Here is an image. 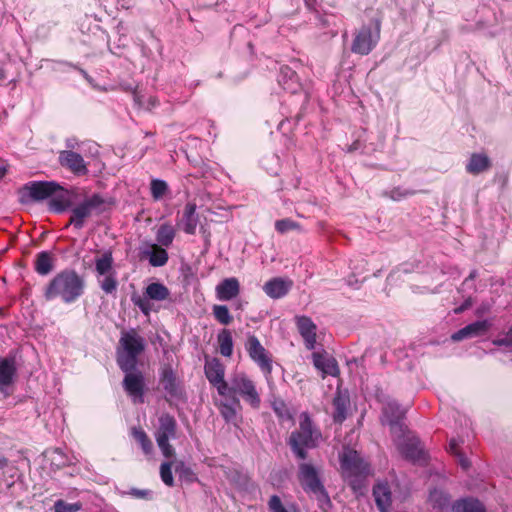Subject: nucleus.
Returning a JSON list of instances; mask_svg holds the SVG:
<instances>
[{
	"mask_svg": "<svg viewBox=\"0 0 512 512\" xmlns=\"http://www.w3.org/2000/svg\"><path fill=\"white\" fill-rule=\"evenodd\" d=\"M380 39V23L375 22L374 26H363L352 43V52L360 55H368Z\"/></svg>",
	"mask_w": 512,
	"mask_h": 512,
	"instance_id": "nucleus-11",
	"label": "nucleus"
},
{
	"mask_svg": "<svg viewBox=\"0 0 512 512\" xmlns=\"http://www.w3.org/2000/svg\"><path fill=\"white\" fill-rule=\"evenodd\" d=\"M397 439V447L401 455L412 462H419L425 459V453L420 445L418 439L414 437H404L402 435L395 434Z\"/></svg>",
	"mask_w": 512,
	"mask_h": 512,
	"instance_id": "nucleus-16",
	"label": "nucleus"
},
{
	"mask_svg": "<svg viewBox=\"0 0 512 512\" xmlns=\"http://www.w3.org/2000/svg\"><path fill=\"white\" fill-rule=\"evenodd\" d=\"M83 292V280L75 271H63L57 274L45 290V298L52 300L61 298L70 303L81 296Z\"/></svg>",
	"mask_w": 512,
	"mask_h": 512,
	"instance_id": "nucleus-1",
	"label": "nucleus"
},
{
	"mask_svg": "<svg viewBox=\"0 0 512 512\" xmlns=\"http://www.w3.org/2000/svg\"><path fill=\"white\" fill-rule=\"evenodd\" d=\"M204 372L209 383L217 389L220 396L229 394V384L225 381V367L217 358L206 359Z\"/></svg>",
	"mask_w": 512,
	"mask_h": 512,
	"instance_id": "nucleus-14",
	"label": "nucleus"
},
{
	"mask_svg": "<svg viewBox=\"0 0 512 512\" xmlns=\"http://www.w3.org/2000/svg\"><path fill=\"white\" fill-rule=\"evenodd\" d=\"M113 256L111 251H105L95 258V271L99 287L106 294H114L118 288L117 273L113 269Z\"/></svg>",
	"mask_w": 512,
	"mask_h": 512,
	"instance_id": "nucleus-5",
	"label": "nucleus"
},
{
	"mask_svg": "<svg viewBox=\"0 0 512 512\" xmlns=\"http://www.w3.org/2000/svg\"><path fill=\"white\" fill-rule=\"evenodd\" d=\"M6 174V168L0 167V179L3 178Z\"/></svg>",
	"mask_w": 512,
	"mask_h": 512,
	"instance_id": "nucleus-58",
	"label": "nucleus"
},
{
	"mask_svg": "<svg viewBox=\"0 0 512 512\" xmlns=\"http://www.w3.org/2000/svg\"><path fill=\"white\" fill-rule=\"evenodd\" d=\"M105 199L99 194H93L85 198L80 204L71 210L70 224L76 229L84 226L85 220L93 215V213H101Z\"/></svg>",
	"mask_w": 512,
	"mask_h": 512,
	"instance_id": "nucleus-9",
	"label": "nucleus"
},
{
	"mask_svg": "<svg viewBox=\"0 0 512 512\" xmlns=\"http://www.w3.org/2000/svg\"><path fill=\"white\" fill-rule=\"evenodd\" d=\"M320 438L321 433L313 426L308 414L302 413L299 429L291 433L289 444L299 459H305L307 456L305 449L316 447Z\"/></svg>",
	"mask_w": 512,
	"mask_h": 512,
	"instance_id": "nucleus-2",
	"label": "nucleus"
},
{
	"mask_svg": "<svg viewBox=\"0 0 512 512\" xmlns=\"http://www.w3.org/2000/svg\"><path fill=\"white\" fill-rule=\"evenodd\" d=\"M295 321L297 329L304 340L305 347L308 350H313L316 346V324L307 316H297Z\"/></svg>",
	"mask_w": 512,
	"mask_h": 512,
	"instance_id": "nucleus-21",
	"label": "nucleus"
},
{
	"mask_svg": "<svg viewBox=\"0 0 512 512\" xmlns=\"http://www.w3.org/2000/svg\"><path fill=\"white\" fill-rule=\"evenodd\" d=\"M125 377L123 387L134 402H143L144 395V376L140 371H123Z\"/></svg>",
	"mask_w": 512,
	"mask_h": 512,
	"instance_id": "nucleus-17",
	"label": "nucleus"
},
{
	"mask_svg": "<svg viewBox=\"0 0 512 512\" xmlns=\"http://www.w3.org/2000/svg\"><path fill=\"white\" fill-rule=\"evenodd\" d=\"M170 295L169 289L162 283L153 282L150 283L144 292V296H132V302L135 306H137L141 312L145 315H149L152 310V305L150 303L153 301H164Z\"/></svg>",
	"mask_w": 512,
	"mask_h": 512,
	"instance_id": "nucleus-12",
	"label": "nucleus"
},
{
	"mask_svg": "<svg viewBox=\"0 0 512 512\" xmlns=\"http://www.w3.org/2000/svg\"><path fill=\"white\" fill-rule=\"evenodd\" d=\"M59 162L63 167L69 169L76 175H85L88 172L83 157L74 151H61L59 153Z\"/></svg>",
	"mask_w": 512,
	"mask_h": 512,
	"instance_id": "nucleus-20",
	"label": "nucleus"
},
{
	"mask_svg": "<svg viewBox=\"0 0 512 512\" xmlns=\"http://www.w3.org/2000/svg\"><path fill=\"white\" fill-rule=\"evenodd\" d=\"M449 497L448 495L438 489H434L430 492L429 502L435 509H438L440 512L447 510L449 507Z\"/></svg>",
	"mask_w": 512,
	"mask_h": 512,
	"instance_id": "nucleus-38",
	"label": "nucleus"
},
{
	"mask_svg": "<svg viewBox=\"0 0 512 512\" xmlns=\"http://www.w3.org/2000/svg\"><path fill=\"white\" fill-rule=\"evenodd\" d=\"M67 147L68 148H74V144H73V142L71 140L67 141Z\"/></svg>",
	"mask_w": 512,
	"mask_h": 512,
	"instance_id": "nucleus-59",
	"label": "nucleus"
},
{
	"mask_svg": "<svg viewBox=\"0 0 512 512\" xmlns=\"http://www.w3.org/2000/svg\"><path fill=\"white\" fill-rule=\"evenodd\" d=\"M132 436L138 442L144 454L150 455L152 453L153 443L149 439L144 430H142L141 428L133 427Z\"/></svg>",
	"mask_w": 512,
	"mask_h": 512,
	"instance_id": "nucleus-39",
	"label": "nucleus"
},
{
	"mask_svg": "<svg viewBox=\"0 0 512 512\" xmlns=\"http://www.w3.org/2000/svg\"><path fill=\"white\" fill-rule=\"evenodd\" d=\"M220 402L219 409L222 417L228 423H236L238 420V413L241 410L240 400L235 396H226Z\"/></svg>",
	"mask_w": 512,
	"mask_h": 512,
	"instance_id": "nucleus-27",
	"label": "nucleus"
},
{
	"mask_svg": "<svg viewBox=\"0 0 512 512\" xmlns=\"http://www.w3.org/2000/svg\"><path fill=\"white\" fill-rule=\"evenodd\" d=\"M293 286V282L282 277H275L267 281L263 286V291L272 299H279L288 294Z\"/></svg>",
	"mask_w": 512,
	"mask_h": 512,
	"instance_id": "nucleus-23",
	"label": "nucleus"
},
{
	"mask_svg": "<svg viewBox=\"0 0 512 512\" xmlns=\"http://www.w3.org/2000/svg\"><path fill=\"white\" fill-rule=\"evenodd\" d=\"M160 384L170 400L180 399L183 395L181 383L170 366H164L161 371Z\"/></svg>",
	"mask_w": 512,
	"mask_h": 512,
	"instance_id": "nucleus-19",
	"label": "nucleus"
},
{
	"mask_svg": "<svg viewBox=\"0 0 512 512\" xmlns=\"http://www.w3.org/2000/svg\"><path fill=\"white\" fill-rule=\"evenodd\" d=\"M270 512H289L282 504L281 499L277 495H272L268 501Z\"/></svg>",
	"mask_w": 512,
	"mask_h": 512,
	"instance_id": "nucleus-46",
	"label": "nucleus"
},
{
	"mask_svg": "<svg viewBox=\"0 0 512 512\" xmlns=\"http://www.w3.org/2000/svg\"><path fill=\"white\" fill-rule=\"evenodd\" d=\"M299 480L303 489L313 494L321 506L330 503L329 496L319 479L318 472L312 465L306 463L300 465Z\"/></svg>",
	"mask_w": 512,
	"mask_h": 512,
	"instance_id": "nucleus-7",
	"label": "nucleus"
},
{
	"mask_svg": "<svg viewBox=\"0 0 512 512\" xmlns=\"http://www.w3.org/2000/svg\"><path fill=\"white\" fill-rule=\"evenodd\" d=\"M196 204L189 202L185 205L182 217L178 222V226L189 235H193L196 232V228L199 222V217L196 213Z\"/></svg>",
	"mask_w": 512,
	"mask_h": 512,
	"instance_id": "nucleus-25",
	"label": "nucleus"
},
{
	"mask_svg": "<svg viewBox=\"0 0 512 512\" xmlns=\"http://www.w3.org/2000/svg\"><path fill=\"white\" fill-rule=\"evenodd\" d=\"M490 167V159L482 153L472 154L466 166L468 173L477 175L486 171Z\"/></svg>",
	"mask_w": 512,
	"mask_h": 512,
	"instance_id": "nucleus-33",
	"label": "nucleus"
},
{
	"mask_svg": "<svg viewBox=\"0 0 512 512\" xmlns=\"http://www.w3.org/2000/svg\"><path fill=\"white\" fill-rule=\"evenodd\" d=\"M245 349L250 358L260 367L263 373L269 375L272 372V360L256 336H248Z\"/></svg>",
	"mask_w": 512,
	"mask_h": 512,
	"instance_id": "nucleus-15",
	"label": "nucleus"
},
{
	"mask_svg": "<svg viewBox=\"0 0 512 512\" xmlns=\"http://www.w3.org/2000/svg\"><path fill=\"white\" fill-rule=\"evenodd\" d=\"M176 230L172 224L166 222L159 226L156 232V241L160 246L169 247L175 238Z\"/></svg>",
	"mask_w": 512,
	"mask_h": 512,
	"instance_id": "nucleus-34",
	"label": "nucleus"
},
{
	"mask_svg": "<svg viewBox=\"0 0 512 512\" xmlns=\"http://www.w3.org/2000/svg\"><path fill=\"white\" fill-rule=\"evenodd\" d=\"M117 350V364L122 371L136 369L137 358L144 350V339L134 330L123 332Z\"/></svg>",
	"mask_w": 512,
	"mask_h": 512,
	"instance_id": "nucleus-4",
	"label": "nucleus"
},
{
	"mask_svg": "<svg viewBox=\"0 0 512 512\" xmlns=\"http://www.w3.org/2000/svg\"><path fill=\"white\" fill-rule=\"evenodd\" d=\"M373 496L380 512H390L392 495L386 482H378L374 486Z\"/></svg>",
	"mask_w": 512,
	"mask_h": 512,
	"instance_id": "nucleus-28",
	"label": "nucleus"
},
{
	"mask_svg": "<svg viewBox=\"0 0 512 512\" xmlns=\"http://www.w3.org/2000/svg\"><path fill=\"white\" fill-rule=\"evenodd\" d=\"M456 456H457V458H458V462H459V464L461 465V467H462L463 469H465V470H466V469H468V468H469V466H470V462H469V461L464 457V455H463V454H461V453H459V454H457Z\"/></svg>",
	"mask_w": 512,
	"mask_h": 512,
	"instance_id": "nucleus-53",
	"label": "nucleus"
},
{
	"mask_svg": "<svg viewBox=\"0 0 512 512\" xmlns=\"http://www.w3.org/2000/svg\"><path fill=\"white\" fill-rule=\"evenodd\" d=\"M7 459L3 456H0V469H3L7 466Z\"/></svg>",
	"mask_w": 512,
	"mask_h": 512,
	"instance_id": "nucleus-55",
	"label": "nucleus"
},
{
	"mask_svg": "<svg viewBox=\"0 0 512 512\" xmlns=\"http://www.w3.org/2000/svg\"><path fill=\"white\" fill-rule=\"evenodd\" d=\"M59 188L56 182L33 181L25 184L20 190V200L22 203L41 201L48 199Z\"/></svg>",
	"mask_w": 512,
	"mask_h": 512,
	"instance_id": "nucleus-13",
	"label": "nucleus"
},
{
	"mask_svg": "<svg viewBox=\"0 0 512 512\" xmlns=\"http://www.w3.org/2000/svg\"><path fill=\"white\" fill-rule=\"evenodd\" d=\"M379 402L382 403L381 422L388 425L393 434H403L402 419L406 413V409L402 408L395 400L389 396H378Z\"/></svg>",
	"mask_w": 512,
	"mask_h": 512,
	"instance_id": "nucleus-10",
	"label": "nucleus"
},
{
	"mask_svg": "<svg viewBox=\"0 0 512 512\" xmlns=\"http://www.w3.org/2000/svg\"><path fill=\"white\" fill-rule=\"evenodd\" d=\"M150 190L153 199L160 200L168 192V185L164 180L153 179L150 184Z\"/></svg>",
	"mask_w": 512,
	"mask_h": 512,
	"instance_id": "nucleus-41",
	"label": "nucleus"
},
{
	"mask_svg": "<svg viewBox=\"0 0 512 512\" xmlns=\"http://www.w3.org/2000/svg\"><path fill=\"white\" fill-rule=\"evenodd\" d=\"M239 395L251 407H260L261 398L255 383L243 372L235 373L230 378L228 396Z\"/></svg>",
	"mask_w": 512,
	"mask_h": 512,
	"instance_id": "nucleus-6",
	"label": "nucleus"
},
{
	"mask_svg": "<svg viewBox=\"0 0 512 512\" xmlns=\"http://www.w3.org/2000/svg\"><path fill=\"white\" fill-rule=\"evenodd\" d=\"M334 414L333 418L335 422L342 423L348 414L350 406L349 397L341 392H338L333 400Z\"/></svg>",
	"mask_w": 512,
	"mask_h": 512,
	"instance_id": "nucleus-32",
	"label": "nucleus"
},
{
	"mask_svg": "<svg viewBox=\"0 0 512 512\" xmlns=\"http://www.w3.org/2000/svg\"><path fill=\"white\" fill-rule=\"evenodd\" d=\"M475 276H476V272H475V271H472V272L470 273L469 277L465 279V283H467L469 280L474 279V278H475Z\"/></svg>",
	"mask_w": 512,
	"mask_h": 512,
	"instance_id": "nucleus-57",
	"label": "nucleus"
},
{
	"mask_svg": "<svg viewBox=\"0 0 512 512\" xmlns=\"http://www.w3.org/2000/svg\"><path fill=\"white\" fill-rule=\"evenodd\" d=\"M491 306L492 305L488 302L482 303L480 306L477 307L475 314L477 316H482L491 310Z\"/></svg>",
	"mask_w": 512,
	"mask_h": 512,
	"instance_id": "nucleus-50",
	"label": "nucleus"
},
{
	"mask_svg": "<svg viewBox=\"0 0 512 512\" xmlns=\"http://www.w3.org/2000/svg\"><path fill=\"white\" fill-rule=\"evenodd\" d=\"M492 326V322L488 319L478 320L466 325L451 335L454 342H459L465 339L481 337L487 334Z\"/></svg>",
	"mask_w": 512,
	"mask_h": 512,
	"instance_id": "nucleus-18",
	"label": "nucleus"
},
{
	"mask_svg": "<svg viewBox=\"0 0 512 512\" xmlns=\"http://www.w3.org/2000/svg\"><path fill=\"white\" fill-rule=\"evenodd\" d=\"M175 473L179 476L180 480L192 483L196 480V475L192 469L187 466L183 461L174 462Z\"/></svg>",
	"mask_w": 512,
	"mask_h": 512,
	"instance_id": "nucleus-40",
	"label": "nucleus"
},
{
	"mask_svg": "<svg viewBox=\"0 0 512 512\" xmlns=\"http://www.w3.org/2000/svg\"><path fill=\"white\" fill-rule=\"evenodd\" d=\"M342 475L354 491L361 488L362 480L369 474L368 464L356 450L344 448L340 454Z\"/></svg>",
	"mask_w": 512,
	"mask_h": 512,
	"instance_id": "nucleus-3",
	"label": "nucleus"
},
{
	"mask_svg": "<svg viewBox=\"0 0 512 512\" xmlns=\"http://www.w3.org/2000/svg\"><path fill=\"white\" fill-rule=\"evenodd\" d=\"M53 269V259L50 253L40 252L35 261V270L40 275H47Z\"/></svg>",
	"mask_w": 512,
	"mask_h": 512,
	"instance_id": "nucleus-37",
	"label": "nucleus"
},
{
	"mask_svg": "<svg viewBox=\"0 0 512 512\" xmlns=\"http://www.w3.org/2000/svg\"><path fill=\"white\" fill-rule=\"evenodd\" d=\"M131 494L137 498H144L146 497V495L148 494V491L146 490H138V489H133L131 491Z\"/></svg>",
	"mask_w": 512,
	"mask_h": 512,
	"instance_id": "nucleus-54",
	"label": "nucleus"
},
{
	"mask_svg": "<svg viewBox=\"0 0 512 512\" xmlns=\"http://www.w3.org/2000/svg\"><path fill=\"white\" fill-rule=\"evenodd\" d=\"M174 467V462L167 461L163 462L160 466V477L163 483L169 487L174 485V478L172 475V468Z\"/></svg>",
	"mask_w": 512,
	"mask_h": 512,
	"instance_id": "nucleus-43",
	"label": "nucleus"
},
{
	"mask_svg": "<svg viewBox=\"0 0 512 512\" xmlns=\"http://www.w3.org/2000/svg\"><path fill=\"white\" fill-rule=\"evenodd\" d=\"M141 255L148 259L149 264L153 267H162L169 259L168 253L163 246L156 243H145L141 248Z\"/></svg>",
	"mask_w": 512,
	"mask_h": 512,
	"instance_id": "nucleus-22",
	"label": "nucleus"
},
{
	"mask_svg": "<svg viewBox=\"0 0 512 512\" xmlns=\"http://www.w3.org/2000/svg\"><path fill=\"white\" fill-rule=\"evenodd\" d=\"M81 509L79 503L66 504L63 501H57L55 503V512H77Z\"/></svg>",
	"mask_w": 512,
	"mask_h": 512,
	"instance_id": "nucleus-47",
	"label": "nucleus"
},
{
	"mask_svg": "<svg viewBox=\"0 0 512 512\" xmlns=\"http://www.w3.org/2000/svg\"><path fill=\"white\" fill-rule=\"evenodd\" d=\"M219 352L222 356L230 357L233 353V339L229 330L223 329L217 336Z\"/></svg>",
	"mask_w": 512,
	"mask_h": 512,
	"instance_id": "nucleus-36",
	"label": "nucleus"
},
{
	"mask_svg": "<svg viewBox=\"0 0 512 512\" xmlns=\"http://www.w3.org/2000/svg\"><path fill=\"white\" fill-rule=\"evenodd\" d=\"M472 306L471 298H467L460 306L454 309L455 314H460Z\"/></svg>",
	"mask_w": 512,
	"mask_h": 512,
	"instance_id": "nucleus-51",
	"label": "nucleus"
},
{
	"mask_svg": "<svg viewBox=\"0 0 512 512\" xmlns=\"http://www.w3.org/2000/svg\"><path fill=\"white\" fill-rule=\"evenodd\" d=\"M299 228V224L289 218L277 220L275 222V229L277 232L284 234L291 230H295Z\"/></svg>",
	"mask_w": 512,
	"mask_h": 512,
	"instance_id": "nucleus-45",
	"label": "nucleus"
},
{
	"mask_svg": "<svg viewBox=\"0 0 512 512\" xmlns=\"http://www.w3.org/2000/svg\"><path fill=\"white\" fill-rule=\"evenodd\" d=\"M452 510L453 512H485L482 503L473 498L458 500L452 506Z\"/></svg>",
	"mask_w": 512,
	"mask_h": 512,
	"instance_id": "nucleus-35",
	"label": "nucleus"
},
{
	"mask_svg": "<svg viewBox=\"0 0 512 512\" xmlns=\"http://www.w3.org/2000/svg\"><path fill=\"white\" fill-rule=\"evenodd\" d=\"M494 343L498 346H511L512 345V326L508 330V332L503 336L497 338Z\"/></svg>",
	"mask_w": 512,
	"mask_h": 512,
	"instance_id": "nucleus-49",
	"label": "nucleus"
},
{
	"mask_svg": "<svg viewBox=\"0 0 512 512\" xmlns=\"http://www.w3.org/2000/svg\"><path fill=\"white\" fill-rule=\"evenodd\" d=\"M80 73L83 75V77H84V78H85V79H86L90 84H92V79H91V77L87 74V72H86V71H84V70L80 69Z\"/></svg>",
	"mask_w": 512,
	"mask_h": 512,
	"instance_id": "nucleus-56",
	"label": "nucleus"
},
{
	"mask_svg": "<svg viewBox=\"0 0 512 512\" xmlns=\"http://www.w3.org/2000/svg\"><path fill=\"white\" fill-rule=\"evenodd\" d=\"M278 83L284 90L292 94L297 93L301 89V83L296 72L287 66L281 67Z\"/></svg>",
	"mask_w": 512,
	"mask_h": 512,
	"instance_id": "nucleus-29",
	"label": "nucleus"
},
{
	"mask_svg": "<svg viewBox=\"0 0 512 512\" xmlns=\"http://www.w3.org/2000/svg\"><path fill=\"white\" fill-rule=\"evenodd\" d=\"M272 407L276 415L283 421L291 420L292 415L283 400H275L272 403Z\"/></svg>",
	"mask_w": 512,
	"mask_h": 512,
	"instance_id": "nucleus-44",
	"label": "nucleus"
},
{
	"mask_svg": "<svg viewBox=\"0 0 512 512\" xmlns=\"http://www.w3.org/2000/svg\"><path fill=\"white\" fill-rule=\"evenodd\" d=\"M412 194H413V192L409 191L407 189L395 188L390 192V198L395 201H399L402 198H405Z\"/></svg>",
	"mask_w": 512,
	"mask_h": 512,
	"instance_id": "nucleus-48",
	"label": "nucleus"
},
{
	"mask_svg": "<svg viewBox=\"0 0 512 512\" xmlns=\"http://www.w3.org/2000/svg\"><path fill=\"white\" fill-rule=\"evenodd\" d=\"M213 315L215 319L223 325H228L232 322V316L230 315L228 307L225 305H214Z\"/></svg>",
	"mask_w": 512,
	"mask_h": 512,
	"instance_id": "nucleus-42",
	"label": "nucleus"
},
{
	"mask_svg": "<svg viewBox=\"0 0 512 512\" xmlns=\"http://www.w3.org/2000/svg\"><path fill=\"white\" fill-rule=\"evenodd\" d=\"M216 297L220 301H230L240 292V284L237 278L230 277L221 281L215 288Z\"/></svg>",
	"mask_w": 512,
	"mask_h": 512,
	"instance_id": "nucleus-26",
	"label": "nucleus"
},
{
	"mask_svg": "<svg viewBox=\"0 0 512 512\" xmlns=\"http://www.w3.org/2000/svg\"><path fill=\"white\" fill-rule=\"evenodd\" d=\"M458 447H459V442L456 439H451L449 442L450 453L455 454V455L459 454Z\"/></svg>",
	"mask_w": 512,
	"mask_h": 512,
	"instance_id": "nucleus-52",
	"label": "nucleus"
},
{
	"mask_svg": "<svg viewBox=\"0 0 512 512\" xmlns=\"http://www.w3.org/2000/svg\"><path fill=\"white\" fill-rule=\"evenodd\" d=\"M313 364L316 369L322 372V376L330 375L336 377L339 375L337 361L326 352H314L312 354Z\"/></svg>",
	"mask_w": 512,
	"mask_h": 512,
	"instance_id": "nucleus-24",
	"label": "nucleus"
},
{
	"mask_svg": "<svg viewBox=\"0 0 512 512\" xmlns=\"http://www.w3.org/2000/svg\"><path fill=\"white\" fill-rule=\"evenodd\" d=\"M15 375L16 365L14 359L0 358V391L2 393L13 383Z\"/></svg>",
	"mask_w": 512,
	"mask_h": 512,
	"instance_id": "nucleus-30",
	"label": "nucleus"
},
{
	"mask_svg": "<svg viewBox=\"0 0 512 512\" xmlns=\"http://www.w3.org/2000/svg\"><path fill=\"white\" fill-rule=\"evenodd\" d=\"M49 198V208L53 212L61 213L70 206L69 193L60 185L57 191H55V193Z\"/></svg>",
	"mask_w": 512,
	"mask_h": 512,
	"instance_id": "nucleus-31",
	"label": "nucleus"
},
{
	"mask_svg": "<svg viewBox=\"0 0 512 512\" xmlns=\"http://www.w3.org/2000/svg\"><path fill=\"white\" fill-rule=\"evenodd\" d=\"M176 431L177 423L173 416L163 414L159 417V427L155 432V439L165 458H172L175 456V450L169 444V440L176 438Z\"/></svg>",
	"mask_w": 512,
	"mask_h": 512,
	"instance_id": "nucleus-8",
	"label": "nucleus"
}]
</instances>
